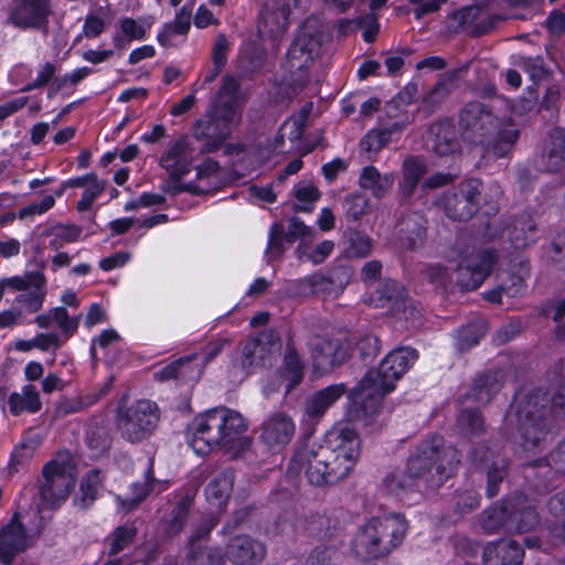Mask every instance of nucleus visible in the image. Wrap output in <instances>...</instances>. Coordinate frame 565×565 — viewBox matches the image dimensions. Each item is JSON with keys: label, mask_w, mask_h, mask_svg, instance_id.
<instances>
[{"label": "nucleus", "mask_w": 565, "mask_h": 565, "mask_svg": "<svg viewBox=\"0 0 565 565\" xmlns=\"http://www.w3.org/2000/svg\"><path fill=\"white\" fill-rule=\"evenodd\" d=\"M328 445L306 441L294 452L288 465L289 475L303 471L315 487H330L347 478L355 467L361 440L354 429L345 427L332 435Z\"/></svg>", "instance_id": "f257e3e1"}, {"label": "nucleus", "mask_w": 565, "mask_h": 565, "mask_svg": "<svg viewBox=\"0 0 565 565\" xmlns=\"http://www.w3.org/2000/svg\"><path fill=\"white\" fill-rule=\"evenodd\" d=\"M418 354L414 349L401 348L391 351L380 363L371 369L350 392L355 419L369 423L376 416L385 395L395 390V383L414 365Z\"/></svg>", "instance_id": "f03ea898"}, {"label": "nucleus", "mask_w": 565, "mask_h": 565, "mask_svg": "<svg viewBox=\"0 0 565 565\" xmlns=\"http://www.w3.org/2000/svg\"><path fill=\"white\" fill-rule=\"evenodd\" d=\"M502 121L493 108L484 103H467L458 114V127L462 140L471 146L482 147L495 158L511 153L520 137V130L501 129Z\"/></svg>", "instance_id": "7ed1b4c3"}, {"label": "nucleus", "mask_w": 565, "mask_h": 565, "mask_svg": "<svg viewBox=\"0 0 565 565\" xmlns=\"http://www.w3.org/2000/svg\"><path fill=\"white\" fill-rule=\"evenodd\" d=\"M238 82L231 75L223 77L222 86L205 115L193 127V137L202 141L201 153L218 150L239 122L237 114Z\"/></svg>", "instance_id": "20e7f679"}, {"label": "nucleus", "mask_w": 565, "mask_h": 565, "mask_svg": "<svg viewBox=\"0 0 565 565\" xmlns=\"http://www.w3.org/2000/svg\"><path fill=\"white\" fill-rule=\"evenodd\" d=\"M247 429L243 416L226 407L210 409L196 416L186 428V440L199 455H207L216 446H230Z\"/></svg>", "instance_id": "39448f33"}, {"label": "nucleus", "mask_w": 565, "mask_h": 565, "mask_svg": "<svg viewBox=\"0 0 565 565\" xmlns=\"http://www.w3.org/2000/svg\"><path fill=\"white\" fill-rule=\"evenodd\" d=\"M522 413L524 414L521 424L523 448L534 450L545 447L553 427V418L565 417V379L557 385L550 407L545 396L533 395L527 397Z\"/></svg>", "instance_id": "423d86ee"}, {"label": "nucleus", "mask_w": 565, "mask_h": 565, "mask_svg": "<svg viewBox=\"0 0 565 565\" xmlns=\"http://www.w3.org/2000/svg\"><path fill=\"white\" fill-rule=\"evenodd\" d=\"M406 520L399 514L373 518L359 531L354 539L355 553L364 559H376L388 555L404 540Z\"/></svg>", "instance_id": "0eeeda50"}, {"label": "nucleus", "mask_w": 565, "mask_h": 565, "mask_svg": "<svg viewBox=\"0 0 565 565\" xmlns=\"http://www.w3.org/2000/svg\"><path fill=\"white\" fill-rule=\"evenodd\" d=\"M482 185L478 178L463 180L451 190L435 196L431 204L441 209L452 221L468 222L480 209Z\"/></svg>", "instance_id": "6e6552de"}, {"label": "nucleus", "mask_w": 565, "mask_h": 565, "mask_svg": "<svg viewBox=\"0 0 565 565\" xmlns=\"http://www.w3.org/2000/svg\"><path fill=\"white\" fill-rule=\"evenodd\" d=\"M468 459L475 471L486 477V494L489 499L495 498L505 483L510 463L488 441L475 445Z\"/></svg>", "instance_id": "1a4fd4ad"}, {"label": "nucleus", "mask_w": 565, "mask_h": 565, "mask_svg": "<svg viewBox=\"0 0 565 565\" xmlns=\"http://www.w3.org/2000/svg\"><path fill=\"white\" fill-rule=\"evenodd\" d=\"M312 367L321 374H329L349 361L352 345L338 334H316L309 343Z\"/></svg>", "instance_id": "9d476101"}, {"label": "nucleus", "mask_w": 565, "mask_h": 565, "mask_svg": "<svg viewBox=\"0 0 565 565\" xmlns=\"http://www.w3.org/2000/svg\"><path fill=\"white\" fill-rule=\"evenodd\" d=\"M158 423L157 405L142 399L119 413L117 428L125 440L135 444L147 439L154 431Z\"/></svg>", "instance_id": "9b49d317"}, {"label": "nucleus", "mask_w": 565, "mask_h": 565, "mask_svg": "<svg viewBox=\"0 0 565 565\" xmlns=\"http://www.w3.org/2000/svg\"><path fill=\"white\" fill-rule=\"evenodd\" d=\"M277 345L274 332L260 333L248 339L242 343L239 351L232 359V373L245 379L258 367L270 364L273 349Z\"/></svg>", "instance_id": "f8f14e48"}, {"label": "nucleus", "mask_w": 565, "mask_h": 565, "mask_svg": "<svg viewBox=\"0 0 565 565\" xmlns=\"http://www.w3.org/2000/svg\"><path fill=\"white\" fill-rule=\"evenodd\" d=\"M458 463L457 450L446 446L441 436H431L426 449V486L438 490L454 475Z\"/></svg>", "instance_id": "ddd939ff"}, {"label": "nucleus", "mask_w": 565, "mask_h": 565, "mask_svg": "<svg viewBox=\"0 0 565 565\" xmlns=\"http://www.w3.org/2000/svg\"><path fill=\"white\" fill-rule=\"evenodd\" d=\"M43 478L44 482L41 486L43 500L53 504L65 500L76 480V472L70 457L49 461L43 468Z\"/></svg>", "instance_id": "4468645a"}, {"label": "nucleus", "mask_w": 565, "mask_h": 565, "mask_svg": "<svg viewBox=\"0 0 565 565\" xmlns=\"http://www.w3.org/2000/svg\"><path fill=\"white\" fill-rule=\"evenodd\" d=\"M498 255L494 249H479L462 258L456 268V281L462 291L477 289L490 275Z\"/></svg>", "instance_id": "2eb2a0df"}, {"label": "nucleus", "mask_w": 565, "mask_h": 565, "mask_svg": "<svg viewBox=\"0 0 565 565\" xmlns=\"http://www.w3.org/2000/svg\"><path fill=\"white\" fill-rule=\"evenodd\" d=\"M52 12L51 0H12L8 23L22 30H46Z\"/></svg>", "instance_id": "dca6fc26"}, {"label": "nucleus", "mask_w": 565, "mask_h": 565, "mask_svg": "<svg viewBox=\"0 0 565 565\" xmlns=\"http://www.w3.org/2000/svg\"><path fill=\"white\" fill-rule=\"evenodd\" d=\"M324 40V32L317 19H307L297 38L288 50L290 60L299 61L298 67L305 66L308 62L318 56Z\"/></svg>", "instance_id": "f3484780"}, {"label": "nucleus", "mask_w": 565, "mask_h": 565, "mask_svg": "<svg viewBox=\"0 0 565 565\" xmlns=\"http://www.w3.org/2000/svg\"><path fill=\"white\" fill-rule=\"evenodd\" d=\"M30 547L26 529L19 520L18 513L13 514L9 523L0 529V563L12 565L18 555Z\"/></svg>", "instance_id": "a211bd4d"}, {"label": "nucleus", "mask_w": 565, "mask_h": 565, "mask_svg": "<svg viewBox=\"0 0 565 565\" xmlns=\"http://www.w3.org/2000/svg\"><path fill=\"white\" fill-rule=\"evenodd\" d=\"M295 430L291 417L277 412L263 423L259 438L269 450L278 452L291 441Z\"/></svg>", "instance_id": "6ab92c4d"}, {"label": "nucleus", "mask_w": 565, "mask_h": 565, "mask_svg": "<svg viewBox=\"0 0 565 565\" xmlns=\"http://www.w3.org/2000/svg\"><path fill=\"white\" fill-rule=\"evenodd\" d=\"M194 148L188 136H181L162 154L160 166L167 171L172 180H181L191 171L195 159Z\"/></svg>", "instance_id": "aec40b11"}, {"label": "nucleus", "mask_w": 565, "mask_h": 565, "mask_svg": "<svg viewBox=\"0 0 565 565\" xmlns=\"http://www.w3.org/2000/svg\"><path fill=\"white\" fill-rule=\"evenodd\" d=\"M523 559V545L515 540L501 539L483 547V565H522Z\"/></svg>", "instance_id": "412c9836"}, {"label": "nucleus", "mask_w": 565, "mask_h": 565, "mask_svg": "<svg viewBox=\"0 0 565 565\" xmlns=\"http://www.w3.org/2000/svg\"><path fill=\"white\" fill-rule=\"evenodd\" d=\"M263 543L248 535L233 537L226 546V556L236 565H255L265 557Z\"/></svg>", "instance_id": "4be33fe9"}, {"label": "nucleus", "mask_w": 565, "mask_h": 565, "mask_svg": "<svg viewBox=\"0 0 565 565\" xmlns=\"http://www.w3.org/2000/svg\"><path fill=\"white\" fill-rule=\"evenodd\" d=\"M347 385L343 383L332 384L310 395L303 405L305 416L310 422H318L326 412L344 394Z\"/></svg>", "instance_id": "5701e85b"}, {"label": "nucleus", "mask_w": 565, "mask_h": 565, "mask_svg": "<svg viewBox=\"0 0 565 565\" xmlns=\"http://www.w3.org/2000/svg\"><path fill=\"white\" fill-rule=\"evenodd\" d=\"M433 151L439 156H449L459 150L457 129L451 119H444L433 124L428 130Z\"/></svg>", "instance_id": "b1692460"}, {"label": "nucleus", "mask_w": 565, "mask_h": 565, "mask_svg": "<svg viewBox=\"0 0 565 565\" xmlns=\"http://www.w3.org/2000/svg\"><path fill=\"white\" fill-rule=\"evenodd\" d=\"M379 292L381 299L387 302L392 315L401 316L408 320L413 317L415 308L408 298L405 288L395 280L385 281Z\"/></svg>", "instance_id": "393cba45"}, {"label": "nucleus", "mask_w": 565, "mask_h": 565, "mask_svg": "<svg viewBox=\"0 0 565 565\" xmlns=\"http://www.w3.org/2000/svg\"><path fill=\"white\" fill-rule=\"evenodd\" d=\"M424 177V161L420 157L409 156L402 164V179L398 192L403 200L409 201Z\"/></svg>", "instance_id": "a878e982"}, {"label": "nucleus", "mask_w": 565, "mask_h": 565, "mask_svg": "<svg viewBox=\"0 0 565 565\" xmlns=\"http://www.w3.org/2000/svg\"><path fill=\"white\" fill-rule=\"evenodd\" d=\"M235 473L233 468L225 467L215 471L205 489L209 501L221 507L230 498L234 486Z\"/></svg>", "instance_id": "bb28decb"}, {"label": "nucleus", "mask_w": 565, "mask_h": 565, "mask_svg": "<svg viewBox=\"0 0 565 565\" xmlns=\"http://www.w3.org/2000/svg\"><path fill=\"white\" fill-rule=\"evenodd\" d=\"M395 181L394 173L382 174L374 166L364 167L359 177V184L376 199L384 198Z\"/></svg>", "instance_id": "cd10ccee"}, {"label": "nucleus", "mask_w": 565, "mask_h": 565, "mask_svg": "<svg viewBox=\"0 0 565 565\" xmlns=\"http://www.w3.org/2000/svg\"><path fill=\"white\" fill-rule=\"evenodd\" d=\"M504 382V373L500 369L487 370L479 374L473 383L472 392L478 403L488 404Z\"/></svg>", "instance_id": "c85d7f7f"}, {"label": "nucleus", "mask_w": 565, "mask_h": 565, "mask_svg": "<svg viewBox=\"0 0 565 565\" xmlns=\"http://www.w3.org/2000/svg\"><path fill=\"white\" fill-rule=\"evenodd\" d=\"M543 154L550 170L557 171L565 162V129L552 128L544 141Z\"/></svg>", "instance_id": "c756f323"}, {"label": "nucleus", "mask_w": 565, "mask_h": 565, "mask_svg": "<svg viewBox=\"0 0 565 565\" xmlns=\"http://www.w3.org/2000/svg\"><path fill=\"white\" fill-rule=\"evenodd\" d=\"M536 222L529 212L521 213L512 224L509 238L515 249H523L534 242Z\"/></svg>", "instance_id": "7c9ffc66"}, {"label": "nucleus", "mask_w": 565, "mask_h": 565, "mask_svg": "<svg viewBox=\"0 0 565 565\" xmlns=\"http://www.w3.org/2000/svg\"><path fill=\"white\" fill-rule=\"evenodd\" d=\"M541 522L536 509L532 505H520L511 500L509 531L526 533L534 531Z\"/></svg>", "instance_id": "2f4dec72"}, {"label": "nucleus", "mask_w": 565, "mask_h": 565, "mask_svg": "<svg viewBox=\"0 0 565 565\" xmlns=\"http://www.w3.org/2000/svg\"><path fill=\"white\" fill-rule=\"evenodd\" d=\"M158 481L153 477V467L152 461H149V467L145 472V480L135 482L131 484V494L126 497L117 495L118 504L125 509L126 511H131L136 509L153 490V486Z\"/></svg>", "instance_id": "473e14b6"}, {"label": "nucleus", "mask_w": 565, "mask_h": 565, "mask_svg": "<svg viewBox=\"0 0 565 565\" xmlns=\"http://www.w3.org/2000/svg\"><path fill=\"white\" fill-rule=\"evenodd\" d=\"M458 433L468 438L480 437L487 431L486 419L478 408H462L457 415Z\"/></svg>", "instance_id": "72a5a7b5"}, {"label": "nucleus", "mask_w": 565, "mask_h": 565, "mask_svg": "<svg viewBox=\"0 0 565 565\" xmlns=\"http://www.w3.org/2000/svg\"><path fill=\"white\" fill-rule=\"evenodd\" d=\"M194 495L185 494L172 509L169 516L164 520L162 527L164 535L174 537L181 533L190 516V509L193 503Z\"/></svg>", "instance_id": "f704fd0d"}, {"label": "nucleus", "mask_w": 565, "mask_h": 565, "mask_svg": "<svg viewBox=\"0 0 565 565\" xmlns=\"http://www.w3.org/2000/svg\"><path fill=\"white\" fill-rule=\"evenodd\" d=\"M460 70H451L438 76L437 82L426 93V109L433 110L447 99L456 87Z\"/></svg>", "instance_id": "c9c22d12"}, {"label": "nucleus", "mask_w": 565, "mask_h": 565, "mask_svg": "<svg viewBox=\"0 0 565 565\" xmlns=\"http://www.w3.org/2000/svg\"><path fill=\"white\" fill-rule=\"evenodd\" d=\"M102 473L99 470L88 471L81 480L79 492L74 499V504L81 510H87L97 499L102 489Z\"/></svg>", "instance_id": "e433bc0d"}, {"label": "nucleus", "mask_w": 565, "mask_h": 565, "mask_svg": "<svg viewBox=\"0 0 565 565\" xmlns=\"http://www.w3.org/2000/svg\"><path fill=\"white\" fill-rule=\"evenodd\" d=\"M138 533L136 521L126 522L117 526L106 539L105 545L108 548L109 556H116L117 554L129 547Z\"/></svg>", "instance_id": "4c0bfd02"}, {"label": "nucleus", "mask_w": 565, "mask_h": 565, "mask_svg": "<svg viewBox=\"0 0 565 565\" xmlns=\"http://www.w3.org/2000/svg\"><path fill=\"white\" fill-rule=\"evenodd\" d=\"M9 409L14 416L22 414L23 412L36 413L41 408V401L39 392L33 385H25L21 393L13 392L9 396Z\"/></svg>", "instance_id": "58836bf2"}, {"label": "nucleus", "mask_w": 565, "mask_h": 565, "mask_svg": "<svg viewBox=\"0 0 565 565\" xmlns=\"http://www.w3.org/2000/svg\"><path fill=\"white\" fill-rule=\"evenodd\" d=\"M511 500L504 499L500 504L484 511L481 516V526L488 533L498 532L501 527L510 526Z\"/></svg>", "instance_id": "ea45409f"}, {"label": "nucleus", "mask_w": 565, "mask_h": 565, "mask_svg": "<svg viewBox=\"0 0 565 565\" xmlns=\"http://www.w3.org/2000/svg\"><path fill=\"white\" fill-rule=\"evenodd\" d=\"M225 557L221 548L191 544L182 565H224Z\"/></svg>", "instance_id": "a19ab883"}, {"label": "nucleus", "mask_w": 565, "mask_h": 565, "mask_svg": "<svg viewBox=\"0 0 565 565\" xmlns=\"http://www.w3.org/2000/svg\"><path fill=\"white\" fill-rule=\"evenodd\" d=\"M343 238L349 256L365 258L371 254L373 239L366 233L349 227L343 232Z\"/></svg>", "instance_id": "79ce46f5"}, {"label": "nucleus", "mask_w": 565, "mask_h": 565, "mask_svg": "<svg viewBox=\"0 0 565 565\" xmlns=\"http://www.w3.org/2000/svg\"><path fill=\"white\" fill-rule=\"evenodd\" d=\"M294 292L299 296L332 294L326 274L316 273L291 281Z\"/></svg>", "instance_id": "37998d69"}, {"label": "nucleus", "mask_w": 565, "mask_h": 565, "mask_svg": "<svg viewBox=\"0 0 565 565\" xmlns=\"http://www.w3.org/2000/svg\"><path fill=\"white\" fill-rule=\"evenodd\" d=\"M86 444L93 456L105 454L111 445V437L108 428L99 423L89 424L86 429Z\"/></svg>", "instance_id": "c03bdc74"}, {"label": "nucleus", "mask_w": 565, "mask_h": 565, "mask_svg": "<svg viewBox=\"0 0 565 565\" xmlns=\"http://www.w3.org/2000/svg\"><path fill=\"white\" fill-rule=\"evenodd\" d=\"M315 230L307 226L299 217H290L288 220V228L285 231V238L287 243H294L299 239L301 243L297 247L298 257L301 258L305 254V244L313 239Z\"/></svg>", "instance_id": "a18cd8bd"}, {"label": "nucleus", "mask_w": 565, "mask_h": 565, "mask_svg": "<svg viewBox=\"0 0 565 565\" xmlns=\"http://www.w3.org/2000/svg\"><path fill=\"white\" fill-rule=\"evenodd\" d=\"M195 356L196 354H191L171 362L156 372L154 379L159 381H169L173 379L186 380L189 374L193 371L191 362Z\"/></svg>", "instance_id": "49530a36"}, {"label": "nucleus", "mask_w": 565, "mask_h": 565, "mask_svg": "<svg viewBox=\"0 0 565 565\" xmlns=\"http://www.w3.org/2000/svg\"><path fill=\"white\" fill-rule=\"evenodd\" d=\"M294 194L297 202L294 205L297 212H311L315 209L316 202L320 199L321 193L319 189L307 182H299L294 188Z\"/></svg>", "instance_id": "de8ad7c7"}, {"label": "nucleus", "mask_w": 565, "mask_h": 565, "mask_svg": "<svg viewBox=\"0 0 565 565\" xmlns=\"http://www.w3.org/2000/svg\"><path fill=\"white\" fill-rule=\"evenodd\" d=\"M399 129V124L394 122L390 128L371 130L361 140L360 147L365 152H377L390 142L393 131Z\"/></svg>", "instance_id": "09e8293b"}, {"label": "nucleus", "mask_w": 565, "mask_h": 565, "mask_svg": "<svg viewBox=\"0 0 565 565\" xmlns=\"http://www.w3.org/2000/svg\"><path fill=\"white\" fill-rule=\"evenodd\" d=\"M487 324L483 321H473L459 330L458 348L460 351L469 350L477 345L486 334Z\"/></svg>", "instance_id": "8fccbe9b"}, {"label": "nucleus", "mask_w": 565, "mask_h": 565, "mask_svg": "<svg viewBox=\"0 0 565 565\" xmlns=\"http://www.w3.org/2000/svg\"><path fill=\"white\" fill-rule=\"evenodd\" d=\"M481 6H468L448 15L447 28L450 32L457 33L466 25L473 23L481 13Z\"/></svg>", "instance_id": "3c124183"}, {"label": "nucleus", "mask_w": 565, "mask_h": 565, "mask_svg": "<svg viewBox=\"0 0 565 565\" xmlns=\"http://www.w3.org/2000/svg\"><path fill=\"white\" fill-rule=\"evenodd\" d=\"M82 233L81 227L76 225L58 224L44 232L45 235L54 236L50 242V247L57 250L64 243L76 242Z\"/></svg>", "instance_id": "603ef678"}, {"label": "nucleus", "mask_w": 565, "mask_h": 565, "mask_svg": "<svg viewBox=\"0 0 565 565\" xmlns=\"http://www.w3.org/2000/svg\"><path fill=\"white\" fill-rule=\"evenodd\" d=\"M370 200L360 192L348 194L343 201V209L347 220L356 222L369 211Z\"/></svg>", "instance_id": "864d4df0"}, {"label": "nucleus", "mask_w": 565, "mask_h": 565, "mask_svg": "<svg viewBox=\"0 0 565 565\" xmlns=\"http://www.w3.org/2000/svg\"><path fill=\"white\" fill-rule=\"evenodd\" d=\"M1 281L4 284V287L8 286L14 290L24 291L30 287H45L46 279L41 271H30L23 277L14 276Z\"/></svg>", "instance_id": "5fc2aeb1"}, {"label": "nucleus", "mask_w": 565, "mask_h": 565, "mask_svg": "<svg viewBox=\"0 0 565 565\" xmlns=\"http://www.w3.org/2000/svg\"><path fill=\"white\" fill-rule=\"evenodd\" d=\"M383 484L385 490L395 497H402L403 494L412 491L416 486L412 480L408 479V476L402 475L399 472L388 473L384 480Z\"/></svg>", "instance_id": "6e6d98bb"}, {"label": "nucleus", "mask_w": 565, "mask_h": 565, "mask_svg": "<svg viewBox=\"0 0 565 565\" xmlns=\"http://www.w3.org/2000/svg\"><path fill=\"white\" fill-rule=\"evenodd\" d=\"M289 10L285 7L270 10L264 15V24L268 28V32L276 36L286 31L288 26Z\"/></svg>", "instance_id": "4d7b16f0"}, {"label": "nucleus", "mask_w": 565, "mask_h": 565, "mask_svg": "<svg viewBox=\"0 0 565 565\" xmlns=\"http://www.w3.org/2000/svg\"><path fill=\"white\" fill-rule=\"evenodd\" d=\"M340 553L332 546H317L307 557L306 565H338Z\"/></svg>", "instance_id": "13d9d810"}, {"label": "nucleus", "mask_w": 565, "mask_h": 565, "mask_svg": "<svg viewBox=\"0 0 565 565\" xmlns=\"http://www.w3.org/2000/svg\"><path fill=\"white\" fill-rule=\"evenodd\" d=\"M286 242L285 238V228L281 224L275 223L269 232V239L267 245L266 254L268 256V260L277 259L279 258L284 252L285 246L284 243Z\"/></svg>", "instance_id": "bf43d9fd"}, {"label": "nucleus", "mask_w": 565, "mask_h": 565, "mask_svg": "<svg viewBox=\"0 0 565 565\" xmlns=\"http://www.w3.org/2000/svg\"><path fill=\"white\" fill-rule=\"evenodd\" d=\"M330 289L338 294L342 291L351 279V269L347 266H334L326 273Z\"/></svg>", "instance_id": "052dcab7"}, {"label": "nucleus", "mask_w": 565, "mask_h": 565, "mask_svg": "<svg viewBox=\"0 0 565 565\" xmlns=\"http://www.w3.org/2000/svg\"><path fill=\"white\" fill-rule=\"evenodd\" d=\"M418 96V85L415 83H408L402 92L391 102H388L385 106L386 114L388 116H396L395 111L397 110L399 105H409Z\"/></svg>", "instance_id": "680f3d73"}, {"label": "nucleus", "mask_w": 565, "mask_h": 565, "mask_svg": "<svg viewBox=\"0 0 565 565\" xmlns=\"http://www.w3.org/2000/svg\"><path fill=\"white\" fill-rule=\"evenodd\" d=\"M33 288L32 291L20 294L15 298V302L23 305L29 313H35L41 310L46 295L44 287Z\"/></svg>", "instance_id": "e2e57ef3"}, {"label": "nucleus", "mask_w": 565, "mask_h": 565, "mask_svg": "<svg viewBox=\"0 0 565 565\" xmlns=\"http://www.w3.org/2000/svg\"><path fill=\"white\" fill-rule=\"evenodd\" d=\"M54 322L67 337L73 335L79 324L81 316L70 317L65 307L53 308Z\"/></svg>", "instance_id": "0e129e2a"}, {"label": "nucleus", "mask_w": 565, "mask_h": 565, "mask_svg": "<svg viewBox=\"0 0 565 565\" xmlns=\"http://www.w3.org/2000/svg\"><path fill=\"white\" fill-rule=\"evenodd\" d=\"M405 473L415 484L424 475V449L417 447L408 457Z\"/></svg>", "instance_id": "69168bd1"}, {"label": "nucleus", "mask_w": 565, "mask_h": 565, "mask_svg": "<svg viewBox=\"0 0 565 565\" xmlns=\"http://www.w3.org/2000/svg\"><path fill=\"white\" fill-rule=\"evenodd\" d=\"M329 519L324 515H311L305 521L303 530L309 536L326 537L329 532Z\"/></svg>", "instance_id": "338daca9"}, {"label": "nucleus", "mask_w": 565, "mask_h": 565, "mask_svg": "<svg viewBox=\"0 0 565 565\" xmlns=\"http://www.w3.org/2000/svg\"><path fill=\"white\" fill-rule=\"evenodd\" d=\"M550 511L558 518H564L557 529V536L565 541V492H558L548 500Z\"/></svg>", "instance_id": "774afa93"}]
</instances>
